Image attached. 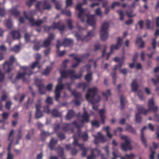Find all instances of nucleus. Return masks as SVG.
Masks as SVG:
<instances>
[{
    "label": "nucleus",
    "mask_w": 159,
    "mask_h": 159,
    "mask_svg": "<svg viewBox=\"0 0 159 159\" xmlns=\"http://www.w3.org/2000/svg\"><path fill=\"white\" fill-rule=\"evenodd\" d=\"M98 89L95 87L89 88L85 95L86 99L93 105L92 109L95 111L98 110V106L94 104L99 102L101 99L100 96L98 94Z\"/></svg>",
    "instance_id": "1"
},
{
    "label": "nucleus",
    "mask_w": 159,
    "mask_h": 159,
    "mask_svg": "<svg viewBox=\"0 0 159 159\" xmlns=\"http://www.w3.org/2000/svg\"><path fill=\"white\" fill-rule=\"evenodd\" d=\"M61 77L62 78L66 79L69 75H70V79L71 80L80 79L82 76V73L80 72L78 75L75 74V71L74 70L68 69L63 70L60 72Z\"/></svg>",
    "instance_id": "2"
},
{
    "label": "nucleus",
    "mask_w": 159,
    "mask_h": 159,
    "mask_svg": "<svg viewBox=\"0 0 159 159\" xmlns=\"http://www.w3.org/2000/svg\"><path fill=\"white\" fill-rule=\"evenodd\" d=\"M61 21H59L57 23H53L52 25H44L43 26L44 31L45 32L48 33L51 29H58L61 32V34H62V32L65 30V25L63 24L61 25Z\"/></svg>",
    "instance_id": "3"
},
{
    "label": "nucleus",
    "mask_w": 159,
    "mask_h": 159,
    "mask_svg": "<svg viewBox=\"0 0 159 159\" xmlns=\"http://www.w3.org/2000/svg\"><path fill=\"white\" fill-rule=\"evenodd\" d=\"M109 23L105 22L102 25L100 30V36L102 40H106L108 36V30L109 27Z\"/></svg>",
    "instance_id": "4"
},
{
    "label": "nucleus",
    "mask_w": 159,
    "mask_h": 159,
    "mask_svg": "<svg viewBox=\"0 0 159 159\" xmlns=\"http://www.w3.org/2000/svg\"><path fill=\"white\" fill-rule=\"evenodd\" d=\"M121 139L125 141V143H122L120 144L122 150L125 152L128 150H131L132 148L130 145L131 141L129 137L127 136L122 135Z\"/></svg>",
    "instance_id": "5"
},
{
    "label": "nucleus",
    "mask_w": 159,
    "mask_h": 159,
    "mask_svg": "<svg viewBox=\"0 0 159 159\" xmlns=\"http://www.w3.org/2000/svg\"><path fill=\"white\" fill-rule=\"evenodd\" d=\"M138 111L141 113L144 114V115H147L149 111H152L154 113H156L158 111V107L157 106L155 107H150L148 108V110H145L143 106L138 105L137 106Z\"/></svg>",
    "instance_id": "6"
},
{
    "label": "nucleus",
    "mask_w": 159,
    "mask_h": 159,
    "mask_svg": "<svg viewBox=\"0 0 159 159\" xmlns=\"http://www.w3.org/2000/svg\"><path fill=\"white\" fill-rule=\"evenodd\" d=\"M122 39L120 37H119L117 38V40L116 44V45L112 44L110 47V52L108 53L107 54V60H108L110 55L112 52L113 51L114 49L118 50L122 45Z\"/></svg>",
    "instance_id": "7"
},
{
    "label": "nucleus",
    "mask_w": 159,
    "mask_h": 159,
    "mask_svg": "<svg viewBox=\"0 0 159 159\" xmlns=\"http://www.w3.org/2000/svg\"><path fill=\"white\" fill-rule=\"evenodd\" d=\"M15 58L14 56H11L8 61H6L3 63V69L6 68V66L7 65V69L6 71V73H10L12 70L11 67L12 66L13 63L15 61Z\"/></svg>",
    "instance_id": "8"
},
{
    "label": "nucleus",
    "mask_w": 159,
    "mask_h": 159,
    "mask_svg": "<svg viewBox=\"0 0 159 159\" xmlns=\"http://www.w3.org/2000/svg\"><path fill=\"white\" fill-rule=\"evenodd\" d=\"M119 64L115 66L113 69H112L113 71L111 73V74L112 77L113 79V83L114 85H116V70L118 68H120L123 65L124 63V61H120Z\"/></svg>",
    "instance_id": "9"
},
{
    "label": "nucleus",
    "mask_w": 159,
    "mask_h": 159,
    "mask_svg": "<svg viewBox=\"0 0 159 159\" xmlns=\"http://www.w3.org/2000/svg\"><path fill=\"white\" fill-rule=\"evenodd\" d=\"M71 94L76 99L73 100V102L75 105L77 106L80 105L81 103L79 99H80L82 98L81 93L80 92L76 91L75 90H73L72 91Z\"/></svg>",
    "instance_id": "10"
},
{
    "label": "nucleus",
    "mask_w": 159,
    "mask_h": 159,
    "mask_svg": "<svg viewBox=\"0 0 159 159\" xmlns=\"http://www.w3.org/2000/svg\"><path fill=\"white\" fill-rule=\"evenodd\" d=\"M35 84L38 88V90L41 94H44L45 93V91L44 90L45 87L44 85L42 83L41 81L37 79L35 81Z\"/></svg>",
    "instance_id": "11"
},
{
    "label": "nucleus",
    "mask_w": 159,
    "mask_h": 159,
    "mask_svg": "<svg viewBox=\"0 0 159 159\" xmlns=\"http://www.w3.org/2000/svg\"><path fill=\"white\" fill-rule=\"evenodd\" d=\"M82 5L81 3H78L75 9L79 11L78 17L81 20L82 22H83L84 21V19L82 16L84 14V10L82 8Z\"/></svg>",
    "instance_id": "12"
},
{
    "label": "nucleus",
    "mask_w": 159,
    "mask_h": 159,
    "mask_svg": "<svg viewBox=\"0 0 159 159\" xmlns=\"http://www.w3.org/2000/svg\"><path fill=\"white\" fill-rule=\"evenodd\" d=\"M74 53H71L69 55V57H73V59L76 61V63L73 64L71 66V67L73 68L77 67L82 61L81 58H78L76 56H74Z\"/></svg>",
    "instance_id": "13"
},
{
    "label": "nucleus",
    "mask_w": 159,
    "mask_h": 159,
    "mask_svg": "<svg viewBox=\"0 0 159 159\" xmlns=\"http://www.w3.org/2000/svg\"><path fill=\"white\" fill-rule=\"evenodd\" d=\"M88 19L87 20V23L91 26H93L94 25L95 22V19L94 15H91L90 16L87 15Z\"/></svg>",
    "instance_id": "14"
},
{
    "label": "nucleus",
    "mask_w": 159,
    "mask_h": 159,
    "mask_svg": "<svg viewBox=\"0 0 159 159\" xmlns=\"http://www.w3.org/2000/svg\"><path fill=\"white\" fill-rule=\"evenodd\" d=\"M94 29L88 31L87 34L84 37V39H85V41H88L91 39L92 37L94 36Z\"/></svg>",
    "instance_id": "15"
},
{
    "label": "nucleus",
    "mask_w": 159,
    "mask_h": 159,
    "mask_svg": "<svg viewBox=\"0 0 159 159\" xmlns=\"http://www.w3.org/2000/svg\"><path fill=\"white\" fill-rule=\"evenodd\" d=\"M33 43H34V45L33 47V49L35 51H39L41 47H42L41 44V40H35Z\"/></svg>",
    "instance_id": "16"
},
{
    "label": "nucleus",
    "mask_w": 159,
    "mask_h": 159,
    "mask_svg": "<svg viewBox=\"0 0 159 159\" xmlns=\"http://www.w3.org/2000/svg\"><path fill=\"white\" fill-rule=\"evenodd\" d=\"M146 126H144L141 131V140L142 143L144 144L145 148H146L147 146V141L144 137L143 131L146 129Z\"/></svg>",
    "instance_id": "17"
},
{
    "label": "nucleus",
    "mask_w": 159,
    "mask_h": 159,
    "mask_svg": "<svg viewBox=\"0 0 159 159\" xmlns=\"http://www.w3.org/2000/svg\"><path fill=\"white\" fill-rule=\"evenodd\" d=\"M82 119L80 120L82 123H88L89 120V117L88 114L85 110L84 111L81 116Z\"/></svg>",
    "instance_id": "18"
},
{
    "label": "nucleus",
    "mask_w": 159,
    "mask_h": 159,
    "mask_svg": "<svg viewBox=\"0 0 159 159\" xmlns=\"http://www.w3.org/2000/svg\"><path fill=\"white\" fill-rule=\"evenodd\" d=\"M58 142L57 139H55L54 138H52L50 141L49 144V147L51 150L56 149V146Z\"/></svg>",
    "instance_id": "19"
},
{
    "label": "nucleus",
    "mask_w": 159,
    "mask_h": 159,
    "mask_svg": "<svg viewBox=\"0 0 159 159\" xmlns=\"http://www.w3.org/2000/svg\"><path fill=\"white\" fill-rule=\"evenodd\" d=\"M73 40L70 39L65 38L64 39L63 42V45L65 47H67L72 45Z\"/></svg>",
    "instance_id": "20"
},
{
    "label": "nucleus",
    "mask_w": 159,
    "mask_h": 159,
    "mask_svg": "<svg viewBox=\"0 0 159 159\" xmlns=\"http://www.w3.org/2000/svg\"><path fill=\"white\" fill-rule=\"evenodd\" d=\"M23 14L25 19H27L29 22L31 23L32 25H34L35 20L34 17L33 16L28 17L25 11H24Z\"/></svg>",
    "instance_id": "21"
},
{
    "label": "nucleus",
    "mask_w": 159,
    "mask_h": 159,
    "mask_svg": "<svg viewBox=\"0 0 159 159\" xmlns=\"http://www.w3.org/2000/svg\"><path fill=\"white\" fill-rule=\"evenodd\" d=\"M79 148L80 150L83 151L81 156L83 157H85L87 154V152L88 150V148H85L83 144H80L79 145Z\"/></svg>",
    "instance_id": "22"
},
{
    "label": "nucleus",
    "mask_w": 159,
    "mask_h": 159,
    "mask_svg": "<svg viewBox=\"0 0 159 159\" xmlns=\"http://www.w3.org/2000/svg\"><path fill=\"white\" fill-rule=\"evenodd\" d=\"M105 111V109L103 108L100 109L99 111L100 114L99 116L101 120L102 123L103 125L105 124V119L106 117L104 114Z\"/></svg>",
    "instance_id": "23"
},
{
    "label": "nucleus",
    "mask_w": 159,
    "mask_h": 159,
    "mask_svg": "<svg viewBox=\"0 0 159 159\" xmlns=\"http://www.w3.org/2000/svg\"><path fill=\"white\" fill-rule=\"evenodd\" d=\"M75 112L72 109L70 110L66 115V117L67 120H70L75 116Z\"/></svg>",
    "instance_id": "24"
},
{
    "label": "nucleus",
    "mask_w": 159,
    "mask_h": 159,
    "mask_svg": "<svg viewBox=\"0 0 159 159\" xmlns=\"http://www.w3.org/2000/svg\"><path fill=\"white\" fill-rule=\"evenodd\" d=\"M26 74L27 73L26 72L19 73L16 76V79L18 80L20 79H22L23 81H26L27 79L25 77Z\"/></svg>",
    "instance_id": "25"
},
{
    "label": "nucleus",
    "mask_w": 159,
    "mask_h": 159,
    "mask_svg": "<svg viewBox=\"0 0 159 159\" xmlns=\"http://www.w3.org/2000/svg\"><path fill=\"white\" fill-rule=\"evenodd\" d=\"M11 34L13 38L14 39H20L21 38V35L19 31L16 30L12 31Z\"/></svg>",
    "instance_id": "26"
},
{
    "label": "nucleus",
    "mask_w": 159,
    "mask_h": 159,
    "mask_svg": "<svg viewBox=\"0 0 159 159\" xmlns=\"http://www.w3.org/2000/svg\"><path fill=\"white\" fill-rule=\"evenodd\" d=\"M51 134L48 132H46L44 130H42L40 134L41 140L42 141H44L47 137L50 135Z\"/></svg>",
    "instance_id": "27"
},
{
    "label": "nucleus",
    "mask_w": 159,
    "mask_h": 159,
    "mask_svg": "<svg viewBox=\"0 0 159 159\" xmlns=\"http://www.w3.org/2000/svg\"><path fill=\"white\" fill-rule=\"evenodd\" d=\"M136 79L133 80L131 84L132 90L133 92H136L137 91L138 85L136 82Z\"/></svg>",
    "instance_id": "28"
},
{
    "label": "nucleus",
    "mask_w": 159,
    "mask_h": 159,
    "mask_svg": "<svg viewBox=\"0 0 159 159\" xmlns=\"http://www.w3.org/2000/svg\"><path fill=\"white\" fill-rule=\"evenodd\" d=\"M58 81V84L56 86L55 90L59 91L64 89V85L61 83V79H59Z\"/></svg>",
    "instance_id": "29"
},
{
    "label": "nucleus",
    "mask_w": 159,
    "mask_h": 159,
    "mask_svg": "<svg viewBox=\"0 0 159 159\" xmlns=\"http://www.w3.org/2000/svg\"><path fill=\"white\" fill-rule=\"evenodd\" d=\"M89 84H87L86 82L79 83L77 84V87L79 88H80L82 87L83 91H84L85 90L86 88L89 86Z\"/></svg>",
    "instance_id": "30"
},
{
    "label": "nucleus",
    "mask_w": 159,
    "mask_h": 159,
    "mask_svg": "<svg viewBox=\"0 0 159 159\" xmlns=\"http://www.w3.org/2000/svg\"><path fill=\"white\" fill-rule=\"evenodd\" d=\"M43 7V10H50L52 7L51 5L47 2L46 1H44Z\"/></svg>",
    "instance_id": "31"
},
{
    "label": "nucleus",
    "mask_w": 159,
    "mask_h": 159,
    "mask_svg": "<svg viewBox=\"0 0 159 159\" xmlns=\"http://www.w3.org/2000/svg\"><path fill=\"white\" fill-rule=\"evenodd\" d=\"M92 73H88L85 76L84 79L87 81V83L89 84L90 81L92 80Z\"/></svg>",
    "instance_id": "32"
},
{
    "label": "nucleus",
    "mask_w": 159,
    "mask_h": 159,
    "mask_svg": "<svg viewBox=\"0 0 159 159\" xmlns=\"http://www.w3.org/2000/svg\"><path fill=\"white\" fill-rule=\"evenodd\" d=\"M126 130L134 134H136V132L135 129L133 128L131 125H127L126 128Z\"/></svg>",
    "instance_id": "33"
},
{
    "label": "nucleus",
    "mask_w": 159,
    "mask_h": 159,
    "mask_svg": "<svg viewBox=\"0 0 159 159\" xmlns=\"http://www.w3.org/2000/svg\"><path fill=\"white\" fill-rule=\"evenodd\" d=\"M50 113H51L52 116L54 117H59L61 116L60 113L56 109H53Z\"/></svg>",
    "instance_id": "34"
},
{
    "label": "nucleus",
    "mask_w": 159,
    "mask_h": 159,
    "mask_svg": "<svg viewBox=\"0 0 159 159\" xmlns=\"http://www.w3.org/2000/svg\"><path fill=\"white\" fill-rule=\"evenodd\" d=\"M55 150L57 151L58 154L60 157H63L64 156V150L62 148L59 147L58 148H56Z\"/></svg>",
    "instance_id": "35"
},
{
    "label": "nucleus",
    "mask_w": 159,
    "mask_h": 159,
    "mask_svg": "<svg viewBox=\"0 0 159 159\" xmlns=\"http://www.w3.org/2000/svg\"><path fill=\"white\" fill-rule=\"evenodd\" d=\"M33 101H30V98H29L26 103H25L24 104V108L26 109H27L29 107H30L31 106L33 103Z\"/></svg>",
    "instance_id": "36"
},
{
    "label": "nucleus",
    "mask_w": 159,
    "mask_h": 159,
    "mask_svg": "<svg viewBox=\"0 0 159 159\" xmlns=\"http://www.w3.org/2000/svg\"><path fill=\"white\" fill-rule=\"evenodd\" d=\"M138 111L139 112V113H136L135 114V120L137 123H139L141 122L142 120V117L141 116L140 114H144L143 113L140 112L139 111Z\"/></svg>",
    "instance_id": "37"
},
{
    "label": "nucleus",
    "mask_w": 159,
    "mask_h": 159,
    "mask_svg": "<svg viewBox=\"0 0 159 159\" xmlns=\"http://www.w3.org/2000/svg\"><path fill=\"white\" fill-rule=\"evenodd\" d=\"M10 11L12 15L16 16H18L20 14V12L17 9L15 8L11 9Z\"/></svg>",
    "instance_id": "38"
},
{
    "label": "nucleus",
    "mask_w": 159,
    "mask_h": 159,
    "mask_svg": "<svg viewBox=\"0 0 159 159\" xmlns=\"http://www.w3.org/2000/svg\"><path fill=\"white\" fill-rule=\"evenodd\" d=\"M52 2L54 3L56 8L57 10H60L61 8V5L60 1H56V0H51Z\"/></svg>",
    "instance_id": "39"
},
{
    "label": "nucleus",
    "mask_w": 159,
    "mask_h": 159,
    "mask_svg": "<svg viewBox=\"0 0 159 159\" xmlns=\"http://www.w3.org/2000/svg\"><path fill=\"white\" fill-rule=\"evenodd\" d=\"M20 49V46L19 45H15L14 47L11 48L10 50L11 51H13L16 53L19 52Z\"/></svg>",
    "instance_id": "40"
},
{
    "label": "nucleus",
    "mask_w": 159,
    "mask_h": 159,
    "mask_svg": "<svg viewBox=\"0 0 159 159\" xmlns=\"http://www.w3.org/2000/svg\"><path fill=\"white\" fill-rule=\"evenodd\" d=\"M120 105L121 106L120 109L121 110H122L124 108L125 106V102L123 96H122L120 97Z\"/></svg>",
    "instance_id": "41"
},
{
    "label": "nucleus",
    "mask_w": 159,
    "mask_h": 159,
    "mask_svg": "<svg viewBox=\"0 0 159 159\" xmlns=\"http://www.w3.org/2000/svg\"><path fill=\"white\" fill-rule=\"evenodd\" d=\"M133 12V10L132 9H130L129 10H127L126 12V13L127 16L129 18H131L135 16L136 15V14H135L133 15H132Z\"/></svg>",
    "instance_id": "42"
},
{
    "label": "nucleus",
    "mask_w": 159,
    "mask_h": 159,
    "mask_svg": "<svg viewBox=\"0 0 159 159\" xmlns=\"http://www.w3.org/2000/svg\"><path fill=\"white\" fill-rule=\"evenodd\" d=\"M52 69L51 67L47 66L46 69H45L44 71L42 73V75H45L47 76L49 73Z\"/></svg>",
    "instance_id": "43"
},
{
    "label": "nucleus",
    "mask_w": 159,
    "mask_h": 159,
    "mask_svg": "<svg viewBox=\"0 0 159 159\" xmlns=\"http://www.w3.org/2000/svg\"><path fill=\"white\" fill-rule=\"evenodd\" d=\"M51 44V41L47 39L43 42V44L42 45V47L45 48L48 47Z\"/></svg>",
    "instance_id": "44"
},
{
    "label": "nucleus",
    "mask_w": 159,
    "mask_h": 159,
    "mask_svg": "<svg viewBox=\"0 0 159 159\" xmlns=\"http://www.w3.org/2000/svg\"><path fill=\"white\" fill-rule=\"evenodd\" d=\"M107 93H105L104 92L102 93V95L106 97V101L108 100V96H110L111 95V90L110 89H107L106 91Z\"/></svg>",
    "instance_id": "45"
},
{
    "label": "nucleus",
    "mask_w": 159,
    "mask_h": 159,
    "mask_svg": "<svg viewBox=\"0 0 159 159\" xmlns=\"http://www.w3.org/2000/svg\"><path fill=\"white\" fill-rule=\"evenodd\" d=\"M67 22L69 29L70 30H72L73 28V26L72 24V20L70 19H68L67 20Z\"/></svg>",
    "instance_id": "46"
},
{
    "label": "nucleus",
    "mask_w": 159,
    "mask_h": 159,
    "mask_svg": "<svg viewBox=\"0 0 159 159\" xmlns=\"http://www.w3.org/2000/svg\"><path fill=\"white\" fill-rule=\"evenodd\" d=\"M75 37L76 38L77 41L81 40L82 41H85L84 37H82L80 34L78 33H76L75 34Z\"/></svg>",
    "instance_id": "47"
},
{
    "label": "nucleus",
    "mask_w": 159,
    "mask_h": 159,
    "mask_svg": "<svg viewBox=\"0 0 159 159\" xmlns=\"http://www.w3.org/2000/svg\"><path fill=\"white\" fill-rule=\"evenodd\" d=\"M80 137H81L84 141H86L88 138V135L86 132L84 133L82 135H81Z\"/></svg>",
    "instance_id": "48"
},
{
    "label": "nucleus",
    "mask_w": 159,
    "mask_h": 159,
    "mask_svg": "<svg viewBox=\"0 0 159 159\" xmlns=\"http://www.w3.org/2000/svg\"><path fill=\"white\" fill-rule=\"evenodd\" d=\"M43 116V113L40 110L36 111L35 116V118L38 119L41 117Z\"/></svg>",
    "instance_id": "49"
},
{
    "label": "nucleus",
    "mask_w": 159,
    "mask_h": 159,
    "mask_svg": "<svg viewBox=\"0 0 159 159\" xmlns=\"http://www.w3.org/2000/svg\"><path fill=\"white\" fill-rule=\"evenodd\" d=\"M117 12L119 15L120 20H124V14L122 10L120 9L118 10Z\"/></svg>",
    "instance_id": "50"
},
{
    "label": "nucleus",
    "mask_w": 159,
    "mask_h": 159,
    "mask_svg": "<svg viewBox=\"0 0 159 159\" xmlns=\"http://www.w3.org/2000/svg\"><path fill=\"white\" fill-rule=\"evenodd\" d=\"M6 25L7 27L9 29H11L12 27V24L10 18L8 19L6 21Z\"/></svg>",
    "instance_id": "51"
},
{
    "label": "nucleus",
    "mask_w": 159,
    "mask_h": 159,
    "mask_svg": "<svg viewBox=\"0 0 159 159\" xmlns=\"http://www.w3.org/2000/svg\"><path fill=\"white\" fill-rule=\"evenodd\" d=\"M57 137L59 138L61 140L64 139L66 138L65 134L63 133L57 132Z\"/></svg>",
    "instance_id": "52"
},
{
    "label": "nucleus",
    "mask_w": 159,
    "mask_h": 159,
    "mask_svg": "<svg viewBox=\"0 0 159 159\" xmlns=\"http://www.w3.org/2000/svg\"><path fill=\"white\" fill-rule=\"evenodd\" d=\"M70 125V124H66L63 126L62 127V130L65 132L67 131L68 130H69Z\"/></svg>",
    "instance_id": "53"
},
{
    "label": "nucleus",
    "mask_w": 159,
    "mask_h": 159,
    "mask_svg": "<svg viewBox=\"0 0 159 159\" xmlns=\"http://www.w3.org/2000/svg\"><path fill=\"white\" fill-rule=\"evenodd\" d=\"M91 125L92 126L98 128L100 127L99 122L98 120H94L91 122Z\"/></svg>",
    "instance_id": "54"
},
{
    "label": "nucleus",
    "mask_w": 159,
    "mask_h": 159,
    "mask_svg": "<svg viewBox=\"0 0 159 159\" xmlns=\"http://www.w3.org/2000/svg\"><path fill=\"white\" fill-rule=\"evenodd\" d=\"M55 93V98L56 100L57 101H58V99L61 96V93L60 91H56L55 90L54 92Z\"/></svg>",
    "instance_id": "55"
},
{
    "label": "nucleus",
    "mask_w": 159,
    "mask_h": 159,
    "mask_svg": "<svg viewBox=\"0 0 159 159\" xmlns=\"http://www.w3.org/2000/svg\"><path fill=\"white\" fill-rule=\"evenodd\" d=\"M76 134H74L73 136V137L74 138V141L73 143V145L74 146H78V145L79 146V145L80 144H79L78 143V140L76 138Z\"/></svg>",
    "instance_id": "56"
},
{
    "label": "nucleus",
    "mask_w": 159,
    "mask_h": 159,
    "mask_svg": "<svg viewBox=\"0 0 159 159\" xmlns=\"http://www.w3.org/2000/svg\"><path fill=\"white\" fill-rule=\"evenodd\" d=\"M154 102L153 98H151L150 100H149L148 102V108L150 107L154 106Z\"/></svg>",
    "instance_id": "57"
},
{
    "label": "nucleus",
    "mask_w": 159,
    "mask_h": 159,
    "mask_svg": "<svg viewBox=\"0 0 159 159\" xmlns=\"http://www.w3.org/2000/svg\"><path fill=\"white\" fill-rule=\"evenodd\" d=\"M95 12L97 15L100 17H102V12L101 11V8L100 7H98L97 9H95Z\"/></svg>",
    "instance_id": "58"
},
{
    "label": "nucleus",
    "mask_w": 159,
    "mask_h": 159,
    "mask_svg": "<svg viewBox=\"0 0 159 159\" xmlns=\"http://www.w3.org/2000/svg\"><path fill=\"white\" fill-rule=\"evenodd\" d=\"M61 12L63 14L67 16H68L70 17L71 16V13L70 11L63 10L61 11Z\"/></svg>",
    "instance_id": "59"
},
{
    "label": "nucleus",
    "mask_w": 159,
    "mask_h": 159,
    "mask_svg": "<svg viewBox=\"0 0 159 159\" xmlns=\"http://www.w3.org/2000/svg\"><path fill=\"white\" fill-rule=\"evenodd\" d=\"M43 109V111L44 112L47 114H49L51 113L50 110L48 106L46 105L44 106Z\"/></svg>",
    "instance_id": "60"
},
{
    "label": "nucleus",
    "mask_w": 159,
    "mask_h": 159,
    "mask_svg": "<svg viewBox=\"0 0 159 159\" xmlns=\"http://www.w3.org/2000/svg\"><path fill=\"white\" fill-rule=\"evenodd\" d=\"M52 98L50 97H48L46 100V103L48 104H52Z\"/></svg>",
    "instance_id": "61"
},
{
    "label": "nucleus",
    "mask_w": 159,
    "mask_h": 159,
    "mask_svg": "<svg viewBox=\"0 0 159 159\" xmlns=\"http://www.w3.org/2000/svg\"><path fill=\"white\" fill-rule=\"evenodd\" d=\"M146 28L147 29H150L151 21L149 20L148 19L146 20Z\"/></svg>",
    "instance_id": "62"
},
{
    "label": "nucleus",
    "mask_w": 159,
    "mask_h": 159,
    "mask_svg": "<svg viewBox=\"0 0 159 159\" xmlns=\"http://www.w3.org/2000/svg\"><path fill=\"white\" fill-rule=\"evenodd\" d=\"M125 157L129 158V159H132L134 158L135 155L133 153H130V154H125Z\"/></svg>",
    "instance_id": "63"
},
{
    "label": "nucleus",
    "mask_w": 159,
    "mask_h": 159,
    "mask_svg": "<svg viewBox=\"0 0 159 159\" xmlns=\"http://www.w3.org/2000/svg\"><path fill=\"white\" fill-rule=\"evenodd\" d=\"M9 114L6 112H3L2 114V116L4 119H6L8 118Z\"/></svg>",
    "instance_id": "64"
}]
</instances>
